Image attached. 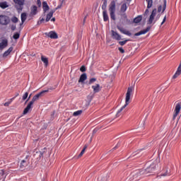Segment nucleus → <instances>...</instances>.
Returning a JSON list of instances; mask_svg holds the SVG:
<instances>
[{"label":"nucleus","instance_id":"obj_59","mask_svg":"<svg viewBox=\"0 0 181 181\" xmlns=\"http://www.w3.org/2000/svg\"><path fill=\"white\" fill-rule=\"evenodd\" d=\"M59 8H60V6H58L57 8L56 9H59Z\"/></svg>","mask_w":181,"mask_h":181},{"label":"nucleus","instance_id":"obj_60","mask_svg":"<svg viewBox=\"0 0 181 181\" xmlns=\"http://www.w3.org/2000/svg\"><path fill=\"white\" fill-rule=\"evenodd\" d=\"M126 1H127L128 2H131L132 0H126Z\"/></svg>","mask_w":181,"mask_h":181},{"label":"nucleus","instance_id":"obj_30","mask_svg":"<svg viewBox=\"0 0 181 181\" xmlns=\"http://www.w3.org/2000/svg\"><path fill=\"white\" fill-rule=\"evenodd\" d=\"M21 37V34L19 33H15L13 35V39H15V40H18Z\"/></svg>","mask_w":181,"mask_h":181},{"label":"nucleus","instance_id":"obj_28","mask_svg":"<svg viewBox=\"0 0 181 181\" xmlns=\"http://www.w3.org/2000/svg\"><path fill=\"white\" fill-rule=\"evenodd\" d=\"M13 2L16 5H19V6H23L24 1L23 0H13Z\"/></svg>","mask_w":181,"mask_h":181},{"label":"nucleus","instance_id":"obj_49","mask_svg":"<svg viewBox=\"0 0 181 181\" xmlns=\"http://www.w3.org/2000/svg\"><path fill=\"white\" fill-rule=\"evenodd\" d=\"M165 22H166V16L164 17L163 22L161 23V25H163Z\"/></svg>","mask_w":181,"mask_h":181},{"label":"nucleus","instance_id":"obj_19","mask_svg":"<svg viewBox=\"0 0 181 181\" xmlns=\"http://www.w3.org/2000/svg\"><path fill=\"white\" fill-rule=\"evenodd\" d=\"M13 50V47H11L3 54V57H8L11 52Z\"/></svg>","mask_w":181,"mask_h":181},{"label":"nucleus","instance_id":"obj_44","mask_svg":"<svg viewBox=\"0 0 181 181\" xmlns=\"http://www.w3.org/2000/svg\"><path fill=\"white\" fill-rule=\"evenodd\" d=\"M118 50L120 52V53H125V50L122 47H119Z\"/></svg>","mask_w":181,"mask_h":181},{"label":"nucleus","instance_id":"obj_55","mask_svg":"<svg viewBox=\"0 0 181 181\" xmlns=\"http://www.w3.org/2000/svg\"><path fill=\"white\" fill-rule=\"evenodd\" d=\"M51 21H52V22H56V18H52L51 19Z\"/></svg>","mask_w":181,"mask_h":181},{"label":"nucleus","instance_id":"obj_53","mask_svg":"<svg viewBox=\"0 0 181 181\" xmlns=\"http://www.w3.org/2000/svg\"><path fill=\"white\" fill-rule=\"evenodd\" d=\"M169 174H168V171H166L165 173L161 175V176H168Z\"/></svg>","mask_w":181,"mask_h":181},{"label":"nucleus","instance_id":"obj_37","mask_svg":"<svg viewBox=\"0 0 181 181\" xmlns=\"http://www.w3.org/2000/svg\"><path fill=\"white\" fill-rule=\"evenodd\" d=\"M156 12H157L156 8H154V9L152 11V12H151V16H153V17L156 16Z\"/></svg>","mask_w":181,"mask_h":181},{"label":"nucleus","instance_id":"obj_32","mask_svg":"<svg viewBox=\"0 0 181 181\" xmlns=\"http://www.w3.org/2000/svg\"><path fill=\"white\" fill-rule=\"evenodd\" d=\"M18 21H19V19H18L16 16H13L11 18V22L13 23H18Z\"/></svg>","mask_w":181,"mask_h":181},{"label":"nucleus","instance_id":"obj_3","mask_svg":"<svg viewBox=\"0 0 181 181\" xmlns=\"http://www.w3.org/2000/svg\"><path fill=\"white\" fill-rule=\"evenodd\" d=\"M127 9H128L127 3L122 4L120 6L119 13H120V16H122L123 19H127L128 18V16H127V13H125V12H127Z\"/></svg>","mask_w":181,"mask_h":181},{"label":"nucleus","instance_id":"obj_22","mask_svg":"<svg viewBox=\"0 0 181 181\" xmlns=\"http://www.w3.org/2000/svg\"><path fill=\"white\" fill-rule=\"evenodd\" d=\"M42 8L44 12H47L50 8L49 7V5L47 4V2L43 1L42 2Z\"/></svg>","mask_w":181,"mask_h":181},{"label":"nucleus","instance_id":"obj_1","mask_svg":"<svg viewBox=\"0 0 181 181\" xmlns=\"http://www.w3.org/2000/svg\"><path fill=\"white\" fill-rule=\"evenodd\" d=\"M132 91H134V88L132 86L129 87L127 89V92L126 93L125 105L124 106H122L119 109V110L117 111V112L116 114V118L121 117V112H122V110H124L129 104V100H131V94L132 93Z\"/></svg>","mask_w":181,"mask_h":181},{"label":"nucleus","instance_id":"obj_24","mask_svg":"<svg viewBox=\"0 0 181 181\" xmlns=\"http://www.w3.org/2000/svg\"><path fill=\"white\" fill-rule=\"evenodd\" d=\"M9 5H8V2L6 1H3L0 3V8H1V9H6V8H8Z\"/></svg>","mask_w":181,"mask_h":181},{"label":"nucleus","instance_id":"obj_25","mask_svg":"<svg viewBox=\"0 0 181 181\" xmlns=\"http://www.w3.org/2000/svg\"><path fill=\"white\" fill-rule=\"evenodd\" d=\"M103 4H102V9L103 11H107V5L108 4V0H102Z\"/></svg>","mask_w":181,"mask_h":181},{"label":"nucleus","instance_id":"obj_2","mask_svg":"<svg viewBox=\"0 0 181 181\" xmlns=\"http://www.w3.org/2000/svg\"><path fill=\"white\" fill-rule=\"evenodd\" d=\"M108 7L110 19H112V21H116L115 12L117 11V1L115 0L110 1Z\"/></svg>","mask_w":181,"mask_h":181},{"label":"nucleus","instance_id":"obj_46","mask_svg":"<svg viewBox=\"0 0 181 181\" xmlns=\"http://www.w3.org/2000/svg\"><path fill=\"white\" fill-rule=\"evenodd\" d=\"M37 154H39L40 158H42L43 156V153L42 152H37Z\"/></svg>","mask_w":181,"mask_h":181},{"label":"nucleus","instance_id":"obj_27","mask_svg":"<svg viewBox=\"0 0 181 181\" xmlns=\"http://www.w3.org/2000/svg\"><path fill=\"white\" fill-rule=\"evenodd\" d=\"M142 21V16H138L134 19V23H139Z\"/></svg>","mask_w":181,"mask_h":181},{"label":"nucleus","instance_id":"obj_8","mask_svg":"<svg viewBox=\"0 0 181 181\" xmlns=\"http://www.w3.org/2000/svg\"><path fill=\"white\" fill-rule=\"evenodd\" d=\"M45 36L50 37V39H59V35L55 31H50L45 33Z\"/></svg>","mask_w":181,"mask_h":181},{"label":"nucleus","instance_id":"obj_36","mask_svg":"<svg viewBox=\"0 0 181 181\" xmlns=\"http://www.w3.org/2000/svg\"><path fill=\"white\" fill-rule=\"evenodd\" d=\"M108 177L107 176L105 177H100L98 178V181H107Z\"/></svg>","mask_w":181,"mask_h":181},{"label":"nucleus","instance_id":"obj_58","mask_svg":"<svg viewBox=\"0 0 181 181\" xmlns=\"http://www.w3.org/2000/svg\"><path fill=\"white\" fill-rule=\"evenodd\" d=\"M22 25H23V23H22V21H21V23H20V26H22Z\"/></svg>","mask_w":181,"mask_h":181},{"label":"nucleus","instance_id":"obj_38","mask_svg":"<svg viewBox=\"0 0 181 181\" xmlns=\"http://www.w3.org/2000/svg\"><path fill=\"white\" fill-rule=\"evenodd\" d=\"M29 95V93H28V92H25V93H24V95H23V101H25V100H26V98H28V96Z\"/></svg>","mask_w":181,"mask_h":181},{"label":"nucleus","instance_id":"obj_50","mask_svg":"<svg viewBox=\"0 0 181 181\" xmlns=\"http://www.w3.org/2000/svg\"><path fill=\"white\" fill-rule=\"evenodd\" d=\"M87 148H88V145L86 144L83 149H84V151H86V149H87Z\"/></svg>","mask_w":181,"mask_h":181},{"label":"nucleus","instance_id":"obj_20","mask_svg":"<svg viewBox=\"0 0 181 181\" xmlns=\"http://www.w3.org/2000/svg\"><path fill=\"white\" fill-rule=\"evenodd\" d=\"M103 16L104 22H107V21H110V17L108 16V13L107 11H103Z\"/></svg>","mask_w":181,"mask_h":181},{"label":"nucleus","instance_id":"obj_51","mask_svg":"<svg viewBox=\"0 0 181 181\" xmlns=\"http://www.w3.org/2000/svg\"><path fill=\"white\" fill-rule=\"evenodd\" d=\"M148 13H149V10L147 8V9H146V11H145V14H146V15H148Z\"/></svg>","mask_w":181,"mask_h":181},{"label":"nucleus","instance_id":"obj_54","mask_svg":"<svg viewBox=\"0 0 181 181\" xmlns=\"http://www.w3.org/2000/svg\"><path fill=\"white\" fill-rule=\"evenodd\" d=\"M86 19H87V16H86L83 18V25L86 23Z\"/></svg>","mask_w":181,"mask_h":181},{"label":"nucleus","instance_id":"obj_57","mask_svg":"<svg viewBox=\"0 0 181 181\" xmlns=\"http://www.w3.org/2000/svg\"><path fill=\"white\" fill-rule=\"evenodd\" d=\"M19 95V93H17L16 95V97H18Z\"/></svg>","mask_w":181,"mask_h":181},{"label":"nucleus","instance_id":"obj_17","mask_svg":"<svg viewBox=\"0 0 181 181\" xmlns=\"http://www.w3.org/2000/svg\"><path fill=\"white\" fill-rule=\"evenodd\" d=\"M56 12V10H52L51 11H49V13L47 15L46 17V22H49V21H50V19H52V18H53V13H54Z\"/></svg>","mask_w":181,"mask_h":181},{"label":"nucleus","instance_id":"obj_6","mask_svg":"<svg viewBox=\"0 0 181 181\" xmlns=\"http://www.w3.org/2000/svg\"><path fill=\"white\" fill-rule=\"evenodd\" d=\"M180 110H181V103H178L175 105L173 119H176V117L179 115V113L180 112Z\"/></svg>","mask_w":181,"mask_h":181},{"label":"nucleus","instance_id":"obj_10","mask_svg":"<svg viewBox=\"0 0 181 181\" xmlns=\"http://www.w3.org/2000/svg\"><path fill=\"white\" fill-rule=\"evenodd\" d=\"M117 28L118 29V30H119V32H121V33H123V35H127V36H131L132 35L131 32L124 29L122 27L117 25Z\"/></svg>","mask_w":181,"mask_h":181},{"label":"nucleus","instance_id":"obj_13","mask_svg":"<svg viewBox=\"0 0 181 181\" xmlns=\"http://www.w3.org/2000/svg\"><path fill=\"white\" fill-rule=\"evenodd\" d=\"M6 47H8V40H2L0 42V50H4Z\"/></svg>","mask_w":181,"mask_h":181},{"label":"nucleus","instance_id":"obj_61","mask_svg":"<svg viewBox=\"0 0 181 181\" xmlns=\"http://www.w3.org/2000/svg\"><path fill=\"white\" fill-rule=\"evenodd\" d=\"M2 175H4V172L2 173Z\"/></svg>","mask_w":181,"mask_h":181},{"label":"nucleus","instance_id":"obj_33","mask_svg":"<svg viewBox=\"0 0 181 181\" xmlns=\"http://www.w3.org/2000/svg\"><path fill=\"white\" fill-rule=\"evenodd\" d=\"M82 112H83L82 110H78L76 112H74L73 115H74V117H78V115H81Z\"/></svg>","mask_w":181,"mask_h":181},{"label":"nucleus","instance_id":"obj_45","mask_svg":"<svg viewBox=\"0 0 181 181\" xmlns=\"http://www.w3.org/2000/svg\"><path fill=\"white\" fill-rule=\"evenodd\" d=\"M11 104V102L8 101V102H6L4 103V107H9V105Z\"/></svg>","mask_w":181,"mask_h":181},{"label":"nucleus","instance_id":"obj_26","mask_svg":"<svg viewBox=\"0 0 181 181\" xmlns=\"http://www.w3.org/2000/svg\"><path fill=\"white\" fill-rule=\"evenodd\" d=\"M27 19V14L26 13H21V22L22 23H25V21Z\"/></svg>","mask_w":181,"mask_h":181},{"label":"nucleus","instance_id":"obj_31","mask_svg":"<svg viewBox=\"0 0 181 181\" xmlns=\"http://www.w3.org/2000/svg\"><path fill=\"white\" fill-rule=\"evenodd\" d=\"M154 19H155V17H153V16H150V18L148 21V25H152Z\"/></svg>","mask_w":181,"mask_h":181},{"label":"nucleus","instance_id":"obj_43","mask_svg":"<svg viewBox=\"0 0 181 181\" xmlns=\"http://www.w3.org/2000/svg\"><path fill=\"white\" fill-rule=\"evenodd\" d=\"M11 30H13H13H16V25H11Z\"/></svg>","mask_w":181,"mask_h":181},{"label":"nucleus","instance_id":"obj_29","mask_svg":"<svg viewBox=\"0 0 181 181\" xmlns=\"http://www.w3.org/2000/svg\"><path fill=\"white\" fill-rule=\"evenodd\" d=\"M147 2V8L149 9L152 8V5H153V1L152 0H146Z\"/></svg>","mask_w":181,"mask_h":181},{"label":"nucleus","instance_id":"obj_12","mask_svg":"<svg viewBox=\"0 0 181 181\" xmlns=\"http://www.w3.org/2000/svg\"><path fill=\"white\" fill-rule=\"evenodd\" d=\"M30 16H35V15L37 14V6H33L30 8Z\"/></svg>","mask_w":181,"mask_h":181},{"label":"nucleus","instance_id":"obj_35","mask_svg":"<svg viewBox=\"0 0 181 181\" xmlns=\"http://www.w3.org/2000/svg\"><path fill=\"white\" fill-rule=\"evenodd\" d=\"M95 81H97V78H91L90 80H89V82H88V84H93L94 83H95Z\"/></svg>","mask_w":181,"mask_h":181},{"label":"nucleus","instance_id":"obj_23","mask_svg":"<svg viewBox=\"0 0 181 181\" xmlns=\"http://www.w3.org/2000/svg\"><path fill=\"white\" fill-rule=\"evenodd\" d=\"M155 169H156V166L153 165H151L149 168H146V172H148L149 173H152L155 171Z\"/></svg>","mask_w":181,"mask_h":181},{"label":"nucleus","instance_id":"obj_42","mask_svg":"<svg viewBox=\"0 0 181 181\" xmlns=\"http://www.w3.org/2000/svg\"><path fill=\"white\" fill-rule=\"evenodd\" d=\"M84 152H86V151L84 149H82V151H81V153L78 155V158H81V156H83V155H84Z\"/></svg>","mask_w":181,"mask_h":181},{"label":"nucleus","instance_id":"obj_41","mask_svg":"<svg viewBox=\"0 0 181 181\" xmlns=\"http://www.w3.org/2000/svg\"><path fill=\"white\" fill-rule=\"evenodd\" d=\"M86 66H82L81 68H80V71L82 72V73H84V71H86Z\"/></svg>","mask_w":181,"mask_h":181},{"label":"nucleus","instance_id":"obj_18","mask_svg":"<svg viewBox=\"0 0 181 181\" xmlns=\"http://www.w3.org/2000/svg\"><path fill=\"white\" fill-rule=\"evenodd\" d=\"M41 61L44 63L45 67H47L49 66V59L47 57H45V56H41Z\"/></svg>","mask_w":181,"mask_h":181},{"label":"nucleus","instance_id":"obj_15","mask_svg":"<svg viewBox=\"0 0 181 181\" xmlns=\"http://www.w3.org/2000/svg\"><path fill=\"white\" fill-rule=\"evenodd\" d=\"M33 105V102H30L28 103V105H27V107L24 109L23 110V115H26V114H28V112H29V110H31L32 108V105Z\"/></svg>","mask_w":181,"mask_h":181},{"label":"nucleus","instance_id":"obj_5","mask_svg":"<svg viewBox=\"0 0 181 181\" xmlns=\"http://www.w3.org/2000/svg\"><path fill=\"white\" fill-rule=\"evenodd\" d=\"M45 93H49V90H42L40 93L36 94L33 98V99L30 102L33 103V104H35V102L39 100V98H40V97H42L45 94Z\"/></svg>","mask_w":181,"mask_h":181},{"label":"nucleus","instance_id":"obj_21","mask_svg":"<svg viewBox=\"0 0 181 181\" xmlns=\"http://www.w3.org/2000/svg\"><path fill=\"white\" fill-rule=\"evenodd\" d=\"M86 80H87V74H83L79 78L78 83H83Z\"/></svg>","mask_w":181,"mask_h":181},{"label":"nucleus","instance_id":"obj_47","mask_svg":"<svg viewBox=\"0 0 181 181\" xmlns=\"http://www.w3.org/2000/svg\"><path fill=\"white\" fill-rule=\"evenodd\" d=\"M162 11V6H159L158 8V12H161Z\"/></svg>","mask_w":181,"mask_h":181},{"label":"nucleus","instance_id":"obj_11","mask_svg":"<svg viewBox=\"0 0 181 181\" xmlns=\"http://www.w3.org/2000/svg\"><path fill=\"white\" fill-rule=\"evenodd\" d=\"M151 30V27H147L146 29L139 31V33H136L134 36H141V35H145V33H148Z\"/></svg>","mask_w":181,"mask_h":181},{"label":"nucleus","instance_id":"obj_4","mask_svg":"<svg viewBox=\"0 0 181 181\" xmlns=\"http://www.w3.org/2000/svg\"><path fill=\"white\" fill-rule=\"evenodd\" d=\"M9 23H11V18H9V16L0 15V25L6 26V25H9Z\"/></svg>","mask_w":181,"mask_h":181},{"label":"nucleus","instance_id":"obj_34","mask_svg":"<svg viewBox=\"0 0 181 181\" xmlns=\"http://www.w3.org/2000/svg\"><path fill=\"white\" fill-rule=\"evenodd\" d=\"M127 42H129V40H125L124 41H120V42H119V45H120V46H124V45L127 44Z\"/></svg>","mask_w":181,"mask_h":181},{"label":"nucleus","instance_id":"obj_48","mask_svg":"<svg viewBox=\"0 0 181 181\" xmlns=\"http://www.w3.org/2000/svg\"><path fill=\"white\" fill-rule=\"evenodd\" d=\"M37 2L38 6H40L42 5V2L40 1V0H37Z\"/></svg>","mask_w":181,"mask_h":181},{"label":"nucleus","instance_id":"obj_39","mask_svg":"<svg viewBox=\"0 0 181 181\" xmlns=\"http://www.w3.org/2000/svg\"><path fill=\"white\" fill-rule=\"evenodd\" d=\"M164 4L163 6V12H165L166 9V0H163Z\"/></svg>","mask_w":181,"mask_h":181},{"label":"nucleus","instance_id":"obj_40","mask_svg":"<svg viewBox=\"0 0 181 181\" xmlns=\"http://www.w3.org/2000/svg\"><path fill=\"white\" fill-rule=\"evenodd\" d=\"M45 21V18H40V21L37 22V25H41Z\"/></svg>","mask_w":181,"mask_h":181},{"label":"nucleus","instance_id":"obj_14","mask_svg":"<svg viewBox=\"0 0 181 181\" xmlns=\"http://www.w3.org/2000/svg\"><path fill=\"white\" fill-rule=\"evenodd\" d=\"M29 165V160H22L20 164L21 169H25Z\"/></svg>","mask_w":181,"mask_h":181},{"label":"nucleus","instance_id":"obj_52","mask_svg":"<svg viewBox=\"0 0 181 181\" xmlns=\"http://www.w3.org/2000/svg\"><path fill=\"white\" fill-rule=\"evenodd\" d=\"M15 98H16V97H15V96H14L13 98H11L9 102H10V103H12V101H13V100H15Z\"/></svg>","mask_w":181,"mask_h":181},{"label":"nucleus","instance_id":"obj_16","mask_svg":"<svg viewBox=\"0 0 181 181\" xmlns=\"http://www.w3.org/2000/svg\"><path fill=\"white\" fill-rule=\"evenodd\" d=\"M92 88L93 90V93H100L101 91V88L100 86V84L97 83L95 86H92Z\"/></svg>","mask_w":181,"mask_h":181},{"label":"nucleus","instance_id":"obj_9","mask_svg":"<svg viewBox=\"0 0 181 181\" xmlns=\"http://www.w3.org/2000/svg\"><path fill=\"white\" fill-rule=\"evenodd\" d=\"M111 36L112 39H115V40H121V35L117 33V31H115L114 30H111Z\"/></svg>","mask_w":181,"mask_h":181},{"label":"nucleus","instance_id":"obj_7","mask_svg":"<svg viewBox=\"0 0 181 181\" xmlns=\"http://www.w3.org/2000/svg\"><path fill=\"white\" fill-rule=\"evenodd\" d=\"M141 175H142V170H135L130 174V177H132V179H136V177H139Z\"/></svg>","mask_w":181,"mask_h":181},{"label":"nucleus","instance_id":"obj_56","mask_svg":"<svg viewBox=\"0 0 181 181\" xmlns=\"http://www.w3.org/2000/svg\"><path fill=\"white\" fill-rule=\"evenodd\" d=\"M32 95H30L29 98H28V100L25 101V103H27L28 101H29V100H30V97Z\"/></svg>","mask_w":181,"mask_h":181}]
</instances>
